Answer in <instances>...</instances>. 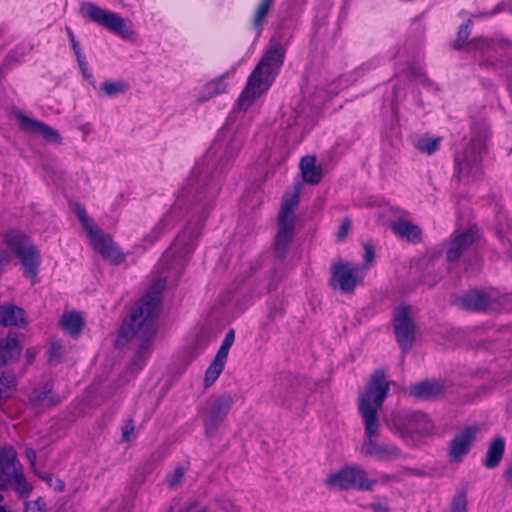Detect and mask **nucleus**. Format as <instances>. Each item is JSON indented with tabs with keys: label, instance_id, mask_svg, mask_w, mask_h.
I'll use <instances>...</instances> for the list:
<instances>
[{
	"label": "nucleus",
	"instance_id": "a19ab883",
	"mask_svg": "<svg viewBox=\"0 0 512 512\" xmlns=\"http://www.w3.org/2000/svg\"><path fill=\"white\" fill-rule=\"evenodd\" d=\"M0 383L11 393L17 388V381L15 375L11 371L0 372Z\"/></svg>",
	"mask_w": 512,
	"mask_h": 512
},
{
	"label": "nucleus",
	"instance_id": "5fc2aeb1",
	"mask_svg": "<svg viewBox=\"0 0 512 512\" xmlns=\"http://www.w3.org/2000/svg\"><path fill=\"white\" fill-rule=\"evenodd\" d=\"M36 356V352L33 348H28L25 352V358L28 364H31Z\"/></svg>",
	"mask_w": 512,
	"mask_h": 512
},
{
	"label": "nucleus",
	"instance_id": "f704fd0d",
	"mask_svg": "<svg viewBox=\"0 0 512 512\" xmlns=\"http://www.w3.org/2000/svg\"><path fill=\"white\" fill-rule=\"evenodd\" d=\"M74 213L77 216L82 227L85 229L87 235L91 234L94 230L98 228L93 222V220L88 217L86 209L81 204H75Z\"/></svg>",
	"mask_w": 512,
	"mask_h": 512
},
{
	"label": "nucleus",
	"instance_id": "9d476101",
	"mask_svg": "<svg viewBox=\"0 0 512 512\" xmlns=\"http://www.w3.org/2000/svg\"><path fill=\"white\" fill-rule=\"evenodd\" d=\"M189 194L187 187H183L171 208L159 219L143 241L152 245L163 235L169 232L186 213V198Z\"/></svg>",
	"mask_w": 512,
	"mask_h": 512
},
{
	"label": "nucleus",
	"instance_id": "4be33fe9",
	"mask_svg": "<svg viewBox=\"0 0 512 512\" xmlns=\"http://www.w3.org/2000/svg\"><path fill=\"white\" fill-rule=\"evenodd\" d=\"M391 230L395 235L414 244L422 240L421 228L408 220L398 219L393 221L391 223Z\"/></svg>",
	"mask_w": 512,
	"mask_h": 512
},
{
	"label": "nucleus",
	"instance_id": "a18cd8bd",
	"mask_svg": "<svg viewBox=\"0 0 512 512\" xmlns=\"http://www.w3.org/2000/svg\"><path fill=\"white\" fill-rule=\"evenodd\" d=\"M350 226H351L350 219L347 217L343 218L338 227L337 233H336L337 239L339 241H343L346 238V236L348 235Z\"/></svg>",
	"mask_w": 512,
	"mask_h": 512
},
{
	"label": "nucleus",
	"instance_id": "8fccbe9b",
	"mask_svg": "<svg viewBox=\"0 0 512 512\" xmlns=\"http://www.w3.org/2000/svg\"><path fill=\"white\" fill-rule=\"evenodd\" d=\"M179 512H208V510L205 507L198 505L197 503H193L182 508Z\"/></svg>",
	"mask_w": 512,
	"mask_h": 512
},
{
	"label": "nucleus",
	"instance_id": "c9c22d12",
	"mask_svg": "<svg viewBox=\"0 0 512 512\" xmlns=\"http://www.w3.org/2000/svg\"><path fill=\"white\" fill-rule=\"evenodd\" d=\"M471 24H472V22L469 19V20H467V22L465 24H462L459 26L458 32H457V37L453 42V48L455 50H460L462 48L463 44L465 43V41L467 40V38L469 37V35L471 33V30H470Z\"/></svg>",
	"mask_w": 512,
	"mask_h": 512
},
{
	"label": "nucleus",
	"instance_id": "412c9836",
	"mask_svg": "<svg viewBox=\"0 0 512 512\" xmlns=\"http://www.w3.org/2000/svg\"><path fill=\"white\" fill-rule=\"evenodd\" d=\"M301 185H295L292 191L286 192L278 213L277 220L282 222H296L294 210L299 203Z\"/></svg>",
	"mask_w": 512,
	"mask_h": 512
},
{
	"label": "nucleus",
	"instance_id": "5701e85b",
	"mask_svg": "<svg viewBox=\"0 0 512 512\" xmlns=\"http://www.w3.org/2000/svg\"><path fill=\"white\" fill-rule=\"evenodd\" d=\"M21 353V346L15 336L0 339V367L16 361Z\"/></svg>",
	"mask_w": 512,
	"mask_h": 512
},
{
	"label": "nucleus",
	"instance_id": "2eb2a0df",
	"mask_svg": "<svg viewBox=\"0 0 512 512\" xmlns=\"http://www.w3.org/2000/svg\"><path fill=\"white\" fill-rule=\"evenodd\" d=\"M478 233V227L476 225H472L468 229L455 235L451 241L450 247L446 251L447 261H457L463 255V253L474 243L478 237Z\"/></svg>",
	"mask_w": 512,
	"mask_h": 512
},
{
	"label": "nucleus",
	"instance_id": "39448f33",
	"mask_svg": "<svg viewBox=\"0 0 512 512\" xmlns=\"http://www.w3.org/2000/svg\"><path fill=\"white\" fill-rule=\"evenodd\" d=\"M390 425L402 438L414 435L429 437L436 432L432 419L421 411L394 413L390 418Z\"/></svg>",
	"mask_w": 512,
	"mask_h": 512
},
{
	"label": "nucleus",
	"instance_id": "13d9d810",
	"mask_svg": "<svg viewBox=\"0 0 512 512\" xmlns=\"http://www.w3.org/2000/svg\"><path fill=\"white\" fill-rule=\"evenodd\" d=\"M489 66H490V63L488 61H482L480 63V67H482V68H487Z\"/></svg>",
	"mask_w": 512,
	"mask_h": 512
},
{
	"label": "nucleus",
	"instance_id": "a211bd4d",
	"mask_svg": "<svg viewBox=\"0 0 512 512\" xmlns=\"http://www.w3.org/2000/svg\"><path fill=\"white\" fill-rule=\"evenodd\" d=\"M294 232L295 223L277 220V232L274 238V253L278 259L284 260L286 258L288 248L294 237Z\"/></svg>",
	"mask_w": 512,
	"mask_h": 512
},
{
	"label": "nucleus",
	"instance_id": "052dcab7",
	"mask_svg": "<svg viewBox=\"0 0 512 512\" xmlns=\"http://www.w3.org/2000/svg\"><path fill=\"white\" fill-rule=\"evenodd\" d=\"M235 512H238L237 510Z\"/></svg>",
	"mask_w": 512,
	"mask_h": 512
},
{
	"label": "nucleus",
	"instance_id": "c756f323",
	"mask_svg": "<svg viewBox=\"0 0 512 512\" xmlns=\"http://www.w3.org/2000/svg\"><path fill=\"white\" fill-rule=\"evenodd\" d=\"M226 357H223L219 354H216L214 359L211 361L209 366L207 367L204 375V385L205 387H210L213 385L216 380L219 378L221 373L225 368V364L227 362Z\"/></svg>",
	"mask_w": 512,
	"mask_h": 512
},
{
	"label": "nucleus",
	"instance_id": "6e6d98bb",
	"mask_svg": "<svg viewBox=\"0 0 512 512\" xmlns=\"http://www.w3.org/2000/svg\"><path fill=\"white\" fill-rule=\"evenodd\" d=\"M370 508H371L374 512H388L387 508H386V507H383L381 504L372 503V504L370 505Z\"/></svg>",
	"mask_w": 512,
	"mask_h": 512
},
{
	"label": "nucleus",
	"instance_id": "cd10ccee",
	"mask_svg": "<svg viewBox=\"0 0 512 512\" xmlns=\"http://www.w3.org/2000/svg\"><path fill=\"white\" fill-rule=\"evenodd\" d=\"M490 297L483 292L471 291L461 297V306L468 310L484 311L488 308Z\"/></svg>",
	"mask_w": 512,
	"mask_h": 512
},
{
	"label": "nucleus",
	"instance_id": "37998d69",
	"mask_svg": "<svg viewBox=\"0 0 512 512\" xmlns=\"http://www.w3.org/2000/svg\"><path fill=\"white\" fill-rule=\"evenodd\" d=\"M40 479L47 483L56 492H62L65 489V483L60 478H53L51 474H43Z\"/></svg>",
	"mask_w": 512,
	"mask_h": 512
},
{
	"label": "nucleus",
	"instance_id": "473e14b6",
	"mask_svg": "<svg viewBox=\"0 0 512 512\" xmlns=\"http://www.w3.org/2000/svg\"><path fill=\"white\" fill-rule=\"evenodd\" d=\"M441 141V137L423 136L417 140L415 148L422 153L432 155L434 152L439 150Z\"/></svg>",
	"mask_w": 512,
	"mask_h": 512
},
{
	"label": "nucleus",
	"instance_id": "f257e3e1",
	"mask_svg": "<svg viewBox=\"0 0 512 512\" xmlns=\"http://www.w3.org/2000/svg\"><path fill=\"white\" fill-rule=\"evenodd\" d=\"M165 282L159 280L133 305L130 314L119 329L117 345L136 338L138 346L131 362L133 368L142 369L151 355V344L156 333L162 290Z\"/></svg>",
	"mask_w": 512,
	"mask_h": 512
},
{
	"label": "nucleus",
	"instance_id": "72a5a7b5",
	"mask_svg": "<svg viewBox=\"0 0 512 512\" xmlns=\"http://www.w3.org/2000/svg\"><path fill=\"white\" fill-rule=\"evenodd\" d=\"M74 213L77 216L82 227L85 229L87 235L91 234L94 230L98 228L93 222V220L88 217L86 209L81 204H75Z\"/></svg>",
	"mask_w": 512,
	"mask_h": 512
},
{
	"label": "nucleus",
	"instance_id": "7ed1b4c3",
	"mask_svg": "<svg viewBox=\"0 0 512 512\" xmlns=\"http://www.w3.org/2000/svg\"><path fill=\"white\" fill-rule=\"evenodd\" d=\"M285 54V47L279 43L265 51L236 100L238 110L247 111L258 97L269 90L284 63Z\"/></svg>",
	"mask_w": 512,
	"mask_h": 512
},
{
	"label": "nucleus",
	"instance_id": "20e7f679",
	"mask_svg": "<svg viewBox=\"0 0 512 512\" xmlns=\"http://www.w3.org/2000/svg\"><path fill=\"white\" fill-rule=\"evenodd\" d=\"M6 247L19 259L24 268V273L31 278L38 275L41 256L39 250L31 242L29 237L19 230H8L3 235Z\"/></svg>",
	"mask_w": 512,
	"mask_h": 512
},
{
	"label": "nucleus",
	"instance_id": "79ce46f5",
	"mask_svg": "<svg viewBox=\"0 0 512 512\" xmlns=\"http://www.w3.org/2000/svg\"><path fill=\"white\" fill-rule=\"evenodd\" d=\"M185 474V470L182 466H177L173 472L166 476V483L170 488L178 486Z\"/></svg>",
	"mask_w": 512,
	"mask_h": 512
},
{
	"label": "nucleus",
	"instance_id": "9b49d317",
	"mask_svg": "<svg viewBox=\"0 0 512 512\" xmlns=\"http://www.w3.org/2000/svg\"><path fill=\"white\" fill-rule=\"evenodd\" d=\"M481 162L482 149L477 148L473 142H470L463 152L455 155L454 175L459 181H473L482 175Z\"/></svg>",
	"mask_w": 512,
	"mask_h": 512
},
{
	"label": "nucleus",
	"instance_id": "f03ea898",
	"mask_svg": "<svg viewBox=\"0 0 512 512\" xmlns=\"http://www.w3.org/2000/svg\"><path fill=\"white\" fill-rule=\"evenodd\" d=\"M389 384L382 370H376L362 395L358 399L357 410L364 425L366 439L362 444L361 452L365 456L375 457L378 460L398 458L401 450L391 443L376 441L380 434V420L378 411L388 394Z\"/></svg>",
	"mask_w": 512,
	"mask_h": 512
},
{
	"label": "nucleus",
	"instance_id": "a878e982",
	"mask_svg": "<svg viewBox=\"0 0 512 512\" xmlns=\"http://www.w3.org/2000/svg\"><path fill=\"white\" fill-rule=\"evenodd\" d=\"M300 170L303 181L312 185L318 184L322 179V171L316 166L314 156H304L300 161Z\"/></svg>",
	"mask_w": 512,
	"mask_h": 512
},
{
	"label": "nucleus",
	"instance_id": "58836bf2",
	"mask_svg": "<svg viewBox=\"0 0 512 512\" xmlns=\"http://www.w3.org/2000/svg\"><path fill=\"white\" fill-rule=\"evenodd\" d=\"M234 340H235V332L233 329H230L226 333L216 354H219L223 357L228 358L229 350H230L231 346L233 345Z\"/></svg>",
	"mask_w": 512,
	"mask_h": 512
},
{
	"label": "nucleus",
	"instance_id": "dca6fc26",
	"mask_svg": "<svg viewBox=\"0 0 512 512\" xmlns=\"http://www.w3.org/2000/svg\"><path fill=\"white\" fill-rule=\"evenodd\" d=\"M21 129L29 133L40 135L45 141L60 143V134L49 125L37 119L30 118L22 113L18 115Z\"/></svg>",
	"mask_w": 512,
	"mask_h": 512
},
{
	"label": "nucleus",
	"instance_id": "1a4fd4ad",
	"mask_svg": "<svg viewBox=\"0 0 512 512\" xmlns=\"http://www.w3.org/2000/svg\"><path fill=\"white\" fill-rule=\"evenodd\" d=\"M234 400L228 393L211 398L201 414L204 434L207 438L215 435L220 425L225 421L233 406Z\"/></svg>",
	"mask_w": 512,
	"mask_h": 512
},
{
	"label": "nucleus",
	"instance_id": "e433bc0d",
	"mask_svg": "<svg viewBox=\"0 0 512 512\" xmlns=\"http://www.w3.org/2000/svg\"><path fill=\"white\" fill-rule=\"evenodd\" d=\"M224 79H225V75H222L219 78H217L207 84V88L209 90V95L211 97L218 95V94H223L227 91L228 85Z\"/></svg>",
	"mask_w": 512,
	"mask_h": 512
},
{
	"label": "nucleus",
	"instance_id": "6e6552de",
	"mask_svg": "<svg viewBox=\"0 0 512 512\" xmlns=\"http://www.w3.org/2000/svg\"><path fill=\"white\" fill-rule=\"evenodd\" d=\"M324 483L331 490L371 491L376 481L369 479L367 473L362 468L355 465H347L334 473H330Z\"/></svg>",
	"mask_w": 512,
	"mask_h": 512
},
{
	"label": "nucleus",
	"instance_id": "393cba45",
	"mask_svg": "<svg viewBox=\"0 0 512 512\" xmlns=\"http://www.w3.org/2000/svg\"><path fill=\"white\" fill-rule=\"evenodd\" d=\"M53 390V384L50 381L45 382L41 388L33 389L28 401L32 406H39L44 404L47 400V404L49 406H56L60 403V398L58 396H50Z\"/></svg>",
	"mask_w": 512,
	"mask_h": 512
},
{
	"label": "nucleus",
	"instance_id": "2f4dec72",
	"mask_svg": "<svg viewBox=\"0 0 512 512\" xmlns=\"http://www.w3.org/2000/svg\"><path fill=\"white\" fill-rule=\"evenodd\" d=\"M273 3H274V0H260V2L258 3V5L255 9V13H254L253 20H252V25L259 32L262 29L264 20H265L266 16L268 15V12L271 9Z\"/></svg>",
	"mask_w": 512,
	"mask_h": 512
},
{
	"label": "nucleus",
	"instance_id": "c85d7f7f",
	"mask_svg": "<svg viewBox=\"0 0 512 512\" xmlns=\"http://www.w3.org/2000/svg\"><path fill=\"white\" fill-rule=\"evenodd\" d=\"M508 44V41L504 39H494L483 36L476 37L470 42L473 48L480 50L483 54L489 53L490 51L498 52L504 50Z\"/></svg>",
	"mask_w": 512,
	"mask_h": 512
},
{
	"label": "nucleus",
	"instance_id": "0eeeda50",
	"mask_svg": "<svg viewBox=\"0 0 512 512\" xmlns=\"http://www.w3.org/2000/svg\"><path fill=\"white\" fill-rule=\"evenodd\" d=\"M80 14L86 20L95 23L123 39H130L133 31L117 13L104 9L92 2H82Z\"/></svg>",
	"mask_w": 512,
	"mask_h": 512
},
{
	"label": "nucleus",
	"instance_id": "bf43d9fd",
	"mask_svg": "<svg viewBox=\"0 0 512 512\" xmlns=\"http://www.w3.org/2000/svg\"><path fill=\"white\" fill-rule=\"evenodd\" d=\"M0 512H7V510L4 506H0Z\"/></svg>",
	"mask_w": 512,
	"mask_h": 512
},
{
	"label": "nucleus",
	"instance_id": "b1692460",
	"mask_svg": "<svg viewBox=\"0 0 512 512\" xmlns=\"http://www.w3.org/2000/svg\"><path fill=\"white\" fill-rule=\"evenodd\" d=\"M505 452V440L501 436L494 437L490 442L482 465L488 469L496 468Z\"/></svg>",
	"mask_w": 512,
	"mask_h": 512
},
{
	"label": "nucleus",
	"instance_id": "bb28decb",
	"mask_svg": "<svg viewBox=\"0 0 512 512\" xmlns=\"http://www.w3.org/2000/svg\"><path fill=\"white\" fill-rule=\"evenodd\" d=\"M60 326L70 336L77 337L84 327V320L79 312L70 311L61 316Z\"/></svg>",
	"mask_w": 512,
	"mask_h": 512
},
{
	"label": "nucleus",
	"instance_id": "09e8293b",
	"mask_svg": "<svg viewBox=\"0 0 512 512\" xmlns=\"http://www.w3.org/2000/svg\"><path fill=\"white\" fill-rule=\"evenodd\" d=\"M134 429H135L134 422H133V420L130 419L122 431V437H123L124 441L128 442L131 440L130 435L134 432Z\"/></svg>",
	"mask_w": 512,
	"mask_h": 512
},
{
	"label": "nucleus",
	"instance_id": "c03bdc74",
	"mask_svg": "<svg viewBox=\"0 0 512 512\" xmlns=\"http://www.w3.org/2000/svg\"><path fill=\"white\" fill-rule=\"evenodd\" d=\"M65 32H66V35H67V37L69 39L71 48H72L76 58H80V54H83V53H82V50L80 48L79 42L76 40V38L74 36V33H73L72 29L69 26H66L65 27Z\"/></svg>",
	"mask_w": 512,
	"mask_h": 512
},
{
	"label": "nucleus",
	"instance_id": "603ef678",
	"mask_svg": "<svg viewBox=\"0 0 512 512\" xmlns=\"http://www.w3.org/2000/svg\"><path fill=\"white\" fill-rule=\"evenodd\" d=\"M505 8H506L505 3L504 2H500L497 5H495V7L492 10L487 11L485 13V15L486 16H495V15L503 12L505 10Z\"/></svg>",
	"mask_w": 512,
	"mask_h": 512
},
{
	"label": "nucleus",
	"instance_id": "aec40b11",
	"mask_svg": "<svg viewBox=\"0 0 512 512\" xmlns=\"http://www.w3.org/2000/svg\"><path fill=\"white\" fill-rule=\"evenodd\" d=\"M0 325L3 327L24 328L27 325L25 310L13 303L1 304Z\"/></svg>",
	"mask_w": 512,
	"mask_h": 512
},
{
	"label": "nucleus",
	"instance_id": "f3484780",
	"mask_svg": "<svg viewBox=\"0 0 512 512\" xmlns=\"http://www.w3.org/2000/svg\"><path fill=\"white\" fill-rule=\"evenodd\" d=\"M445 391L446 388L442 382L437 380H425L411 385L408 389V394L410 397L417 400L430 401L442 396Z\"/></svg>",
	"mask_w": 512,
	"mask_h": 512
},
{
	"label": "nucleus",
	"instance_id": "4468645a",
	"mask_svg": "<svg viewBox=\"0 0 512 512\" xmlns=\"http://www.w3.org/2000/svg\"><path fill=\"white\" fill-rule=\"evenodd\" d=\"M87 236L90 238L93 249L113 265H119L125 260V255L119 246L99 228Z\"/></svg>",
	"mask_w": 512,
	"mask_h": 512
},
{
	"label": "nucleus",
	"instance_id": "f8f14e48",
	"mask_svg": "<svg viewBox=\"0 0 512 512\" xmlns=\"http://www.w3.org/2000/svg\"><path fill=\"white\" fill-rule=\"evenodd\" d=\"M199 234V227H185L176 236L172 245L164 252L161 260L165 262H178L191 255L197 246Z\"/></svg>",
	"mask_w": 512,
	"mask_h": 512
},
{
	"label": "nucleus",
	"instance_id": "ea45409f",
	"mask_svg": "<svg viewBox=\"0 0 512 512\" xmlns=\"http://www.w3.org/2000/svg\"><path fill=\"white\" fill-rule=\"evenodd\" d=\"M234 340H235V332L233 329H230L226 333L216 354H219L223 357L228 358L229 350H230L231 346L233 345Z\"/></svg>",
	"mask_w": 512,
	"mask_h": 512
},
{
	"label": "nucleus",
	"instance_id": "4c0bfd02",
	"mask_svg": "<svg viewBox=\"0 0 512 512\" xmlns=\"http://www.w3.org/2000/svg\"><path fill=\"white\" fill-rule=\"evenodd\" d=\"M450 512H467L466 492L460 491L454 496Z\"/></svg>",
	"mask_w": 512,
	"mask_h": 512
},
{
	"label": "nucleus",
	"instance_id": "4d7b16f0",
	"mask_svg": "<svg viewBox=\"0 0 512 512\" xmlns=\"http://www.w3.org/2000/svg\"><path fill=\"white\" fill-rule=\"evenodd\" d=\"M486 12L487 11L481 12V13H478V14H474L473 17L474 18H478V19L490 18L491 16H486L485 15Z\"/></svg>",
	"mask_w": 512,
	"mask_h": 512
},
{
	"label": "nucleus",
	"instance_id": "3c124183",
	"mask_svg": "<svg viewBox=\"0 0 512 512\" xmlns=\"http://www.w3.org/2000/svg\"><path fill=\"white\" fill-rule=\"evenodd\" d=\"M503 478L508 485L512 486V461H510L506 466L503 473Z\"/></svg>",
	"mask_w": 512,
	"mask_h": 512
},
{
	"label": "nucleus",
	"instance_id": "423d86ee",
	"mask_svg": "<svg viewBox=\"0 0 512 512\" xmlns=\"http://www.w3.org/2000/svg\"><path fill=\"white\" fill-rule=\"evenodd\" d=\"M365 275L366 270L361 264L338 259L330 266L328 285L333 290L352 294L363 283Z\"/></svg>",
	"mask_w": 512,
	"mask_h": 512
},
{
	"label": "nucleus",
	"instance_id": "de8ad7c7",
	"mask_svg": "<svg viewBox=\"0 0 512 512\" xmlns=\"http://www.w3.org/2000/svg\"><path fill=\"white\" fill-rule=\"evenodd\" d=\"M374 247L371 244L364 245L363 260L365 263H371L374 260Z\"/></svg>",
	"mask_w": 512,
	"mask_h": 512
},
{
	"label": "nucleus",
	"instance_id": "6ab92c4d",
	"mask_svg": "<svg viewBox=\"0 0 512 512\" xmlns=\"http://www.w3.org/2000/svg\"><path fill=\"white\" fill-rule=\"evenodd\" d=\"M475 437V431L465 428L461 433L455 435L449 443V456L455 461L462 460L470 449Z\"/></svg>",
	"mask_w": 512,
	"mask_h": 512
},
{
	"label": "nucleus",
	"instance_id": "ddd939ff",
	"mask_svg": "<svg viewBox=\"0 0 512 512\" xmlns=\"http://www.w3.org/2000/svg\"><path fill=\"white\" fill-rule=\"evenodd\" d=\"M410 314V306L401 305L395 310L393 315V327L396 341L404 353L412 348L415 340V324Z\"/></svg>",
	"mask_w": 512,
	"mask_h": 512
},
{
	"label": "nucleus",
	"instance_id": "49530a36",
	"mask_svg": "<svg viewBox=\"0 0 512 512\" xmlns=\"http://www.w3.org/2000/svg\"><path fill=\"white\" fill-rule=\"evenodd\" d=\"M76 59H77V62L79 64V67L81 69V72H82L84 78L92 80L93 77H92L91 73L88 72V65L85 60V56L83 54H80V58H76Z\"/></svg>",
	"mask_w": 512,
	"mask_h": 512
},
{
	"label": "nucleus",
	"instance_id": "864d4df0",
	"mask_svg": "<svg viewBox=\"0 0 512 512\" xmlns=\"http://www.w3.org/2000/svg\"><path fill=\"white\" fill-rule=\"evenodd\" d=\"M25 455H26L30 465L32 467H34L36 465V458H37L36 451L32 448H27L25 450Z\"/></svg>",
	"mask_w": 512,
	"mask_h": 512
},
{
	"label": "nucleus",
	"instance_id": "7c9ffc66",
	"mask_svg": "<svg viewBox=\"0 0 512 512\" xmlns=\"http://www.w3.org/2000/svg\"><path fill=\"white\" fill-rule=\"evenodd\" d=\"M129 88V84L124 80H106L101 84V90L109 98L125 94Z\"/></svg>",
	"mask_w": 512,
	"mask_h": 512
}]
</instances>
